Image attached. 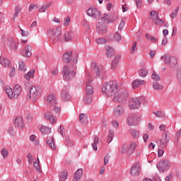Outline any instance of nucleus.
<instances>
[{
	"label": "nucleus",
	"instance_id": "obj_25",
	"mask_svg": "<svg viewBox=\"0 0 181 181\" xmlns=\"http://www.w3.org/2000/svg\"><path fill=\"white\" fill-rule=\"evenodd\" d=\"M69 176V173L66 170H63L59 173V181H66Z\"/></svg>",
	"mask_w": 181,
	"mask_h": 181
},
{
	"label": "nucleus",
	"instance_id": "obj_11",
	"mask_svg": "<svg viewBox=\"0 0 181 181\" xmlns=\"http://www.w3.org/2000/svg\"><path fill=\"white\" fill-rule=\"evenodd\" d=\"M88 16L93 18V19H100L101 18V12L95 8H90L86 11Z\"/></svg>",
	"mask_w": 181,
	"mask_h": 181
},
{
	"label": "nucleus",
	"instance_id": "obj_38",
	"mask_svg": "<svg viewBox=\"0 0 181 181\" xmlns=\"http://www.w3.org/2000/svg\"><path fill=\"white\" fill-rule=\"evenodd\" d=\"M114 135H115L114 130L110 129L109 133H108V136H107V144H111V142H112Z\"/></svg>",
	"mask_w": 181,
	"mask_h": 181
},
{
	"label": "nucleus",
	"instance_id": "obj_5",
	"mask_svg": "<svg viewBox=\"0 0 181 181\" xmlns=\"http://www.w3.org/2000/svg\"><path fill=\"white\" fill-rule=\"evenodd\" d=\"M62 74L63 78L65 81H70L76 77V72L71 70V69H70V66L67 65H65L62 68Z\"/></svg>",
	"mask_w": 181,
	"mask_h": 181
},
{
	"label": "nucleus",
	"instance_id": "obj_53",
	"mask_svg": "<svg viewBox=\"0 0 181 181\" xmlns=\"http://www.w3.org/2000/svg\"><path fill=\"white\" fill-rule=\"evenodd\" d=\"M151 78L156 81H159V80H160V76L153 71V74L151 75Z\"/></svg>",
	"mask_w": 181,
	"mask_h": 181
},
{
	"label": "nucleus",
	"instance_id": "obj_18",
	"mask_svg": "<svg viewBox=\"0 0 181 181\" xmlns=\"http://www.w3.org/2000/svg\"><path fill=\"white\" fill-rule=\"evenodd\" d=\"M96 32H98V33L100 35H104V33H107V25H105L104 23H98L96 25Z\"/></svg>",
	"mask_w": 181,
	"mask_h": 181
},
{
	"label": "nucleus",
	"instance_id": "obj_22",
	"mask_svg": "<svg viewBox=\"0 0 181 181\" xmlns=\"http://www.w3.org/2000/svg\"><path fill=\"white\" fill-rule=\"evenodd\" d=\"M22 56L24 57H30L32 56V47L30 45H27L21 51Z\"/></svg>",
	"mask_w": 181,
	"mask_h": 181
},
{
	"label": "nucleus",
	"instance_id": "obj_48",
	"mask_svg": "<svg viewBox=\"0 0 181 181\" xmlns=\"http://www.w3.org/2000/svg\"><path fill=\"white\" fill-rule=\"evenodd\" d=\"M97 145H98V137H95L94 141L92 144L93 149L95 151H97L98 150V147H97Z\"/></svg>",
	"mask_w": 181,
	"mask_h": 181
},
{
	"label": "nucleus",
	"instance_id": "obj_10",
	"mask_svg": "<svg viewBox=\"0 0 181 181\" xmlns=\"http://www.w3.org/2000/svg\"><path fill=\"white\" fill-rule=\"evenodd\" d=\"M151 15V19L153 21V23L155 25H158V26H161L165 23V21L162 20L161 18H159V12L157 11H151L150 13Z\"/></svg>",
	"mask_w": 181,
	"mask_h": 181
},
{
	"label": "nucleus",
	"instance_id": "obj_49",
	"mask_svg": "<svg viewBox=\"0 0 181 181\" xmlns=\"http://www.w3.org/2000/svg\"><path fill=\"white\" fill-rule=\"evenodd\" d=\"M71 39H73V33H71L70 32L65 33L64 40L69 41V40H71Z\"/></svg>",
	"mask_w": 181,
	"mask_h": 181
},
{
	"label": "nucleus",
	"instance_id": "obj_57",
	"mask_svg": "<svg viewBox=\"0 0 181 181\" xmlns=\"http://www.w3.org/2000/svg\"><path fill=\"white\" fill-rule=\"evenodd\" d=\"M136 42H133V45L132 47V49L130 50V53L131 54H134V53H135V52H136Z\"/></svg>",
	"mask_w": 181,
	"mask_h": 181
},
{
	"label": "nucleus",
	"instance_id": "obj_47",
	"mask_svg": "<svg viewBox=\"0 0 181 181\" xmlns=\"http://www.w3.org/2000/svg\"><path fill=\"white\" fill-rule=\"evenodd\" d=\"M19 12H21V6H16L15 8V13L13 16V21H15V19L18 18V16H19Z\"/></svg>",
	"mask_w": 181,
	"mask_h": 181
},
{
	"label": "nucleus",
	"instance_id": "obj_4",
	"mask_svg": "<svg viewBox=\"0 0 181 181\" xmlns=\"http://www.w3.org/2000/svg\"><path fill=\"white\" fill-rule=\"evenodd\" d=\"M28 97L31 98L33 101H37L42 97V88L40 86H33L30 88V94L28 95Z\"/></svg>",
	"mask_w": 181,
	"mask_h": 181
},
{
	"label": "nucleus",
	"instance_id": "obj_3",
	"mask_svg": "<svg viewBox=\"0 0 181 181\" xmlns=\"http://www.w3.org/2000/svg\"><path fill=\"white\" fill-rule=\"evenodd\" d=\"M136 148V143L132 141L130 145L122 144L119 149V153L124 155L127 153V156H131L135 152V149Z\"/></svg>",
	"mask_w": 181,
	"mask_h": 181
},
{
	"label": "nucleus",
	"instance_id": "obj_51",
	"mask_svg": "<svg viewBox=\"0 0 181 181\" xmlns=\"http://www.w3.org/2000/svg\"><path fill=\"white\" fill-rule=\"evenodd\" d=\"M51 74L54 77L59 76V67L56 66L51 70Z\"/></svg>",
	"mask_w": 181,
	"mask_h": 181
},
{
	"label": "nucleus",
	"instance_id": "obj_31",
	"mask_svg": "<svg viewBox=\"0 0 181 181\" xmlns=\"http://www.w3.org/2000/svg\"><path fill=\"white\" fill-rule=\"evenodd\" d=\"M100 19L102 22H105L106 23H112V20H111L110 15L105 13L103 15Z\"/></svg>",
	"mask_w": 181,
	"mask_h": 181
},
{
	"label": "nucleus",
	"instance_id": "obj_64",
	"mask_svg": "<svg viewBox=\"0 0 181 181\" xmlns=\"http://www.w3.org/2000/svg\"><path fill=\"white\" fill-rule=\"evenodd\" d=\"M177 78L178 83L181 84V70L178 71L177 74Z\"/></svg>",
	"mask_w": 181,
	"mask_h": 181
},
{
	"label": "nucleus",
	"instance_id": "obj_60",
	"mask_svg": "<svg viewBox=\"0 0 181 181\" xmlns=\"http://www.w3.org/2000/svg\"><path fill=\"white\" fill-rule=\"evenodd\" d=\"M37 9V5H35V4H30V6L28 8V11L29 12H32L33 11V9Z\"/></svg>",
	"mask_w": 181,
	"mask_h": 181
},
{
	"label": "nucleus",
	"instance_id": "obj_17",
	"mask_svg": "<svg viewBox=\"0 0 181 181\" xmlns=\"http://www.w3.org/2000/svg\"><path fill=\"white\" fill-rule=\"evenodd\" d=\"M8 46L12 52H16V50H18V47H19L18 40L13 38H10L8 40Z\"/></svg>",
	"mask_w": 181,
	"mask_h": 181
},
{
	"label": "nucleus",
	"instance_id": "obj_2",
	"mask_svg": "<svg viewBox=\"0 0 181 181\" xmlns=\"http://www.w3.org/2000/svg\"><path fill=\"white\" fill-rule=\"evenodd\" d=\"M4 90L11 100H15L21 95V93H22V86L17 84L15 85L13 89H12L11 86H5Z\"/></svg>",
	"mask_w": 181,
	"mask_h": 181
},
{
	"label": "nucleus",
	"instance_id": "obj_40",
	"mask_svg": "<svg viewBox=\"0 0 181 181\" xmlns=\"http://www.w3.org/2000/svg\"><path fill=\"white\" fill-rule=\"evenodd\" d=\"M84 103L86 104H91V103H93V95L86 94L84 97Z\"/></svg>",
	"mask_w": 181,
	"mask_h": 181
},
{
	"label": "nucleus",
	"instance_id": "obj_36",
	"mask_svg": "<svg viewBox=\"0 0 181 181\" xmlns=\"http://www.w3.org/2000/svg\"><path fill=\"white\" fill-rule=\"evenodd\" d=\"M139 75L140 77L145 78L148 76V69L146 68H141L139 70Z\"/></svg>",
	"mask_w": 181,
	"mask_h": 181
},
{
	"label": "nucleus",
	"instance_id": "obj_39",
	"mask_svg": "<svg viewBox=\"0 0 181 181\" xmlns=\"http://www.w3.org/2000/svg\"><path fill=\"white\" fill-rule=\"evenodd\" d=\"M37 136L35 134H32L30 136V141L34 144V145H36L38 146L40 145V141H39V139H36Z\"/></svg>",
	"mask_w": 181,
	"mask_h": 181
},
{
	"label": "nucleus",
	"instance_id": "obj_58",
	"mask_svg": "<svg viewBox=\"0 0 181 181\" xmlns=\"http://www.w3.org/2000/svg\"><path fill=\"white\" fill-rule=\"evenodd\" d=\"M124 26H125V22H124V21H121V22L118 26L119 32H122V30L124 29Z\"/></svg>",
	"mask_w": 181,
	"mask_h": 181
},
{
	"label": "nucleus",
	"instance_id": "obj_46",
	"mask_svg": "<svg viewBox=\"0 0 181 181\" xmlns=\"http://www.w3.org/2000/svg\"><path fill=\"white\" fill-rule=\"evenodd\" d=\"M130 134L133 138H138V136H139V131L135 129H130Z\"/></svg>",
	"mask_w": 181,
	"mask_h": 181
},
{
	"label": "nucleus",
	"instance_id": "obj_52",
	"mask_svg": "<svg viewBox=\"0 0 181 181\" xmlns=\"http://www.w3.org/2000/svg\"><path fill=\"white\" fill-rule=\"evenodd\" d=\"M153 88L154 90H163V86L160 85L158 82L153 83Z\"/></svg>",
	"mask_w": 181,
	"mask_h": 181
},
{
	"label": "nucleus",
	"instance_id": "obj_45",
	"mask_svg": "<svg viewBox=\"0 0 181 181\" xmlns=\"http://www.w3.org/2000/svg\"><path fill=\"white\" fill-rule=\"evenodd\" d=\"M1 156H3L4 159H6L8 156H9V151H8V149L4 148L1 151Z\"/></svg>",
	"mask_w": 181,
	"mask_h": 181
},
{
	"label": "nucleus",
	"instance_id": "obj_30",
	"mask_svg": "<svg viewBox=\"0 0 181 181\" xmlns=\"http://www.w3.org/2000/svg\"><path fill=\"white\" fill-rule=\"evenodd\" d=\"M160 148H166L168 146V143L169 142V139L168 138V134H165V138L162 139L160 141Z\"/></svg>",
	"mask_w": 181,
	"mask_h": 181
},
{
	"label": "nucleus",
	"instance_id": "obj_9",
	"mask_svg": "<svg viewBox=\"0 0 181 181\" xmlns=\"http://www.w3.org/2000/svg\"><path fill=\"white\" fill-rule=\"evenodd\" d=\"M48 33L53 35L55 36L56 40L60 41L62 40V26H57L55 28H51L48 30Z\"/></svg>",
	"mask_w": 181,
	"mask_h": 181
},
{
	"label": "nucleus",
	"instance_id": "obj_44",
	"mask_svg": "<svg viewBox=\"0 0 181 181\" xmlns=\"http://www.w3.org/2000/svg\"><path fill=\"white\" fill-rule=\"evenodd\" d=\"M153 114L158 118H166V115L165 114V112H163V111H158L156 112H153Z\"/></svg>",
	"mask_w": 181,
	"mask_h": 181
},
{
	"label": "nucleus",
	"instance_id": "obj_42",
	"mask_svg": "<svg viewBox=\"0 0 181 181\" xmlns=\"http://www.w3.org/2000/svg\"><path fill=\"white\" fill-rule=\"evenodd\" d=\"M47 145H49L51 149H56V145H54V139L53 137L47 141Z\"/></svg>",
	"mask_w": 181,
	"mask_h": 181
},
{
	"label": "nucleus",
	"instance_id": "obj_29",
	"mask_svg": "<svg viewBox=\"0 0 181 181\" xmlns=\"http://www.w3.org/2000/svg\"><path fill=\"white\" fill-rule=\"evenodd\" d=\"M11 64V61L8 59L0 57V64L4 67H9V64Z\"/></svg>",
	"mask_w": 181,
	"mask_h": 181
},
{
	"label": "nucleus",
	"instance_id": "obj_54",
	"mask_svg": "<svg viewBox=\"0 0 181 181\" xmlns=\"http://www.w3.org/2000/svg\"><path fill=\"white\" fill-rule=\"evenodd\" d=\"M114 39L115 40H116L117 42H121L122 39V36H121V34H119V33L116 32L114 35Z\"/></svg>",
	"mask_w": 181,
	"mask_h": 181
},
{
	"label": "nucleus",
	"instance_id": "obj_33",
	"mask_svg": "<svg viewBox=\"0 0 181 181\" xmlns=\"http://www.w3.org/2000/svg\"><path fill=\"white\" fill-rule=\"evenodd\" d=\"M121 59V57L119 55H117L115 57L114 60L112 62L111 64V69L112 70H114L117 67V64H118V62Z\"/></svg>",
	"mask_w": 181,
	"mask_h": 181
},
{
	"label": "nucleus",
	"instance_id": "obj_15",
	"mask_svg": "<svg viewBox=\"0 0 181 181\" xmlns=\"http://www.w3.org/2000/svg\"><path fill=\"white\" fill-rule=\"evenodd\" d=\"M130 173L132 176H139L141 175V165L138 163H134L130 170Z\"/></svg>",
	"mask_w": 181,
	"mask_h": 181
},
{
	"label": "nucleus",
	"instance_id": "obj_61",
	"mask_svg": "<svg viewBox=\"0 0 181 181\" xmlns=\"http://www.w3.org/2000/svg\"><path fill=\"white\" fill-rule=\"evenodd\" d=\"M27 159L28 160V163H33L35 162V160H33V157L32 156V154L28 153V156H27Z\"/></svg>",
	"mask_w": 181,
	"mask_h": 181
},
{
	"label": "nucleus",
	"instance_id": "obj_16",
	"mask_svg": "<svg viewBox=\"0 0 181 181\" xmlns=\"http://www.w3.org/2000/svg\"><path fill=\"white\" fill-rule=\"evenodd\" d=\"M44 117L45 119L49 121L50 124H55V122H57V119L54 115H53V112L51 111H46L44 113Z\"/></svg>",
	"mask_w": 181,
	"mask_h": 181
},
{
	"label": "nucleus",
	"instance_id": "obj_12",
	"mask_svg": "<svg viewBox=\"0 0 181 181\" xmlns=\"http://www.w3.org/2000/svg\"><path fill=\"white\" fill-rule=\"evenodd\" d=\"M45 103L49 108L54 107L57 103V100L56 99V94L50 93L48 95L46 98Z\"/></svg>",
	"mask_w": 181,
	"mask_h": 181
},
{
	"label": "nucleus",
	"instance_id": "obj_8",
	"mask_svg": "<svg viewBox=\"0 0 181 181\" xmlns=\"http://www.w3.org/2000/svg\"><path fill=\"white\" fill-rule=\"evenodd\" d=\"M165 64H170L171 67H175L177 64V59L175 57H170L169 54H165L160 57Z\"/></svg>",
	"mask_w": 181,
	"mask_h": 181
},
{
	"label": "nucleus",
	"instance_id": "obj_6",
	"mask_svg": "<svg viewBox=\"0 0 181 181\" xmlns=\"http://www.w3.org/2000/svg\"><path fill=\"white\" fill-rule=\"evenodd\" d=\"M62 59L65 63H69L73 59L74 64H77L78 62V54H73L71 51H69L63 55Z\"/></svg>",
	"mask_w": 181,
	"mask_h": 181
},
{
	"label": "nucleus",
	"instance_id": "obj_35",
	"mask_svg": "<svg viewBox=\"0 0 181 181\" xmlns=\"http://www.w3.org/2000/svg\"><path fill=\"white\" fill-rule=\"evenodd\" d=\"M106 50H107L106 54L109 58L112 57L114 54H115V51L114 50V48L110 46L107 47Z\"/></svg>",
	"mask_w": 181,
	"mask_h": 181
},
{
	"label": "nucleus",
	"instance_id": "obj_37",
	"mask_svg": "<svg viewBox=\"0 0 181 181\" xmlns=\"http://www.w3.org/2000/svg\"><path fill=\"white\" fill-rule=\"evenodd\" d=\"M40 132L43 135H47L48 134H50V132H52V129L46 126H42L40 128Z\"/></svg>",
	"mask_w": 181,
	"mask_h": 181
},
{
	"label": "nucleus",
	"instance_id": "obj_28",
	"mask_svg": "<svg viewBox=\"0 0 181 181\" xmlns=\"http://www.w3.org/2000/svg\"><path fill=\"white\" fill-rule=\"evenodd\" d=\"M81 177H83V170L80 168L75 173L73 181H78Z\"/></svg>",
	"mask_w": 181,
	"mask_h": 181
},
{
	"label": "nucleus",
	"instance_id": "obj_1",
	"mask_svg": "<svg viewBox=\"0 0 181 181\" xmlns=\"http://www.w3.org/2000/svg\"><path fill=\"white\" fill-rule=\"evenodd\" d=\"M102 93L105 97H112L115 103H124L128 98V91L118 88V81L115 80L103 83Z\"/></svg>",
	"mask_w": 181,
	"mask_h": 181
},
{
	"label": "nucleus",
	"instance_id": "obj_14",
	"mask_svg": "<svg viewBox=\"0 0 181 181\" xmlns=\"http://www.w3.org/2000/svg\"><path fill=\"white\" fill-rule=\"evenodd\" d=\"M139 123V117L136 115H130L127 118V124L132 127L134 125H138Z\"/></svg>",
	"mask_w": 181,
	"mask_h": 181
},
{
	"label": "nucleus",
	"instance_id": "obj_13",
	"mask_svg": "<svg viewBox=\"0 0 181 181\" xmlns=\"http://www.w3.org/2000/svg\"><path fill=\"white\" fill-rule=\"evenodd\" d=\"M93 71H94V76H95V77L98 78L100 77L101 75H104V70H103V69L100 68V66H97V63L95 62H93L91 64L90 66Z\"/></svg>",
	"mask_w": 181,
	"mask_h": 181
},
{
	"label": "nucleus",
	"instance_id": "obj_27",
	"mask_svg": "<svg viewBox=\"0 0 181 181\" xmlns=\"http://www.w3.org/2000/svg\"><path fill=\"white\" fill-rule=\"evenodd\" d=\"M79 122L83 124V125H86L87 122H88V116L87 114L81 113L79 115Z\"/></svg>",
	"mask_w": 181,
	"mask_h": 181
},
{
	"label": "nucleus",
	"instance_id": "obj_63",
	"mask_svg": "<svg viewBox=\"0 0 181 181\" xmlns=\"http://www.w3.org/2000/svg\"><path fill=\"white\" fill-rule=\"evenodd\" d=\"M173 179V173H170L168 175H167L165 178V181H170Z\"/></svg>",
	"mask_w": 181,
	"mask_h": 181
},
{
	"label": "nucleus",
	"instance_id": "obj_23",
	"mask_svg": "<svg viewBox=\"0 0 181 181\" xmlns=\"http://www.w3.org/2000/svg\"><path fill=\"white\" fill-rule=\"evenodd\" d=\"M61 98L62 101H65V102L70 101L71 100V95H70L69 90H62L61 91Z\"/></svg>",
	"mask_w": 181,
	"mask_h": 181
},
{
	"label": "nucleus",
	"instance_id": "obj_43",
	"mask_svg": "<svg viewBox=\"0 0 181 181\" xmlns=\"http://www.w3.org/2000/svg\"><path fill=\"white\" fill-rule=\"evenodd\" d=\"M18 70H20V71H26V66L23 61H20L18 62Z\"/></svg>",
	"mask_w": 181,
	"mask_h": 181
},
{
	"label": "nucleus",
	"instance_id": "obj_7",
	"mask_svg": "<svg viewBox=\"0 0 181 181\" xmlns=\"http://www.w3.org/2000/svg\"><path fill=\"white\" fill-rule=\"evenodd\" d=\"M156 168L160 173H165L166 170L170 169V162L168 160H162L158 163Z\"/></svg>",
	"mask_w": 181,
	"mask_h": 181
},
{
	"label": "nucleus",
	"instance_id": "obj_20",
	"mask_svg": "<svg viewBox=\"0 0 181 181\" xmlns=\"http://www.w3.org/2000/svg\"><path fill=\"white\" fill-rule=\"evenodd\" d=\"M124 110L122 105H117L115 107L113 110V115L115 118H117V117L122 115V114H124Z\"/></svg>",
	"mask_w": 181,
	"mask_h": 181
},
{
	"label": "nucleus",
	"instance_id": "obj_21",
	"mask_svg": "<svg viewBox=\"0 0 181 181\" xmlns=\"http://www.w3.org/2000/svg\"><path fill=\"white\" fill-rule=\"evenodd\" d=\"M14 126L16 128H18L19 129H23V128H25V124H23V119L22 117L16 118L14 121Z\"/></svg>",
	"mask_w": 181,
	"mask_h": 181
},
{
	"label": "nucleus",
	"instance_id": "obj_24",
	"mask_svg": "<svg viewBox=\"0 0 181 181\" xmlns=\"http://www.w3.org/2000/svg\"><path fill=\"white\" fill-rule=\"evenodd\" d=\"M91 83H93V79L90 78L86 82V94H94V88L91 86Z\"/></svg>",
	"mask_w": 181,
	"mask_h": 181
},
{
	"label": "nucleus",
	"instance_id": "obj_56",
	"mask_svg": "<svg viewBox=\"0 0 181 181\" xmlns=\"http://www.w3.org/2000/svg\"><path fill=\"white\" fill-rule=\"evenodd\" d=\"M71 18L70 16H67L64 19V26H69L70 25V21Z\"/></svg>",
	"mask_w": 181,
	"mask_h": 181
},
{
	"label": "nucleus",
	"instance_id": "obj_50",
	"mask_svg": "<svg viewBox=\"0 0 181 181\" xmlns=\"http://www.w3.org/2000/svg\"><path fill=\"white\" fill-rule=\"evenodd\" d=\"M65 145L66 146H68V148H71V146H73V145H74V143L73 142V141L70 140V139L69 137H66L65 139Z\"/></svg>",
	"mask_w": 181,
	"mask_h": 181
},
{
	"label": "nucleus",
	"instance_id": "obj_41",
	"mask_svg": "<svg viewBox=\"0 0 181 181\" xmlns=\"http://www.w3.org/2000/svg\"><path fill=\"white\" fill-rule=\"evenodd\" d=\"M49 8H50V3L45 4L40 7L39 12L43 13V12H46V9H49Z\"/></svg>",
	"mask_w": 181,
	"mask_h": 181
},
{
	"label": "nucleus",
	"instance_id": "obj_32",
	"mask_svg": "<svg viewBox=\"0 0 181 181\" xmlns=\"http://www.w3.org/2000/svg\"><path fill=\"white\" fill-rule=\"evenodd\" d=\"M145 37L146 39H147V40L148 42H151V43H157V42H159V40L152 35H150L149 34L146 33L145 35Z\"/></svg>",
	"mask_w": 181,
	"mask_h": 181
},
{
	"label": "nucleus",
	"instance_id": "obj_62",
	"mask_svg": "<svg viewBox=\"0 0 181 181\" xmlns=\"http://www.w3.org/2000/svg\"><path fill=\"white\" fill-rule=\"evenodd\" d=\"M177 12H179V7H176L175 11L171 14L173 19H175V18L177 16Z\"/></svg>",
	"mask_w": 181,
	"mask_h": 181
},
{
	"label": "nucleus",
	"instance_id": "obj_34",
	"mask_svg": "<svg viewBox=\"0 0 181 181\" xmlns=\"http://www.w3.org/2000/svg\"><path fill=\"white\" fill-rule=\"evenodd\" d=\"M35 77V69H31L27 74L24 75V78L25 80H30V78H33Z\"/></svg>",
	"mask_w": 181,
	"mask_h": 181
},
{
	"label": "nucleus",
	"instance_id": "obj_19",
	"mask_svg": "<svg viewBox=\"0 0 181 181\" xmlns=\"http://www.w3.org/2000/svg\"><path fill=\"white\" fill-rule=\"evenodd\" d=\"M129 107L132 110H135V108H139V107H141V100H139V99L136 98H132L129 101Z\"/></svg>",
	"mask_w": 181,
	"mask_h": 181
},
{
	"label": "nucleus",
	"instance_id": "obj_59",
	"mask_svg": "<svg viewBox=\"0 0 181 181\" xmlns=\"http://www.w3.org/2000/svg\"><path fill=\"white\" fill-rule=\"evenodd\" d=\"M110 155L109 154H107L105 158H104V165H108L109 162H110Z\"/></svg>",
	"mask_w": 181,
	"mask_h": 181
},
{
	"label": "nucleus",
	"instance_id": "obj_26",
	"mask_svg": "<svg viewBox=\"0 0 181 181\" xmlns=\"http://www.w3.org/2000/svg\"><path fill=\"white\" fill-rule=\"evenodd\" d=\"M144 84H145V81L144 80L135 79L132 82V88H138Z\"/></svg>",
	"mask_w": 181,
	"mask_h": 181
},
{
	"label": "nucleus",
	"instance_id": "obj_55",
	"mask_svg": "<svg viewBox=\"0 0 181 181\" xmlns=\"http://www.w3.org/2000/svg\"><path fill=\"white\" fill-rule=\"evenodd\" d=\"M97 45H105L107 43V40L104 38H98L96 39Z\"/></svg>",
	"mask_w": 181,
	"mask_h": 181
}]
</instances>
